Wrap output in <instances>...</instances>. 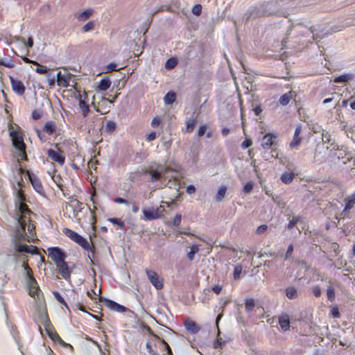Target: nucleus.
I'll use <instances>...</instances> for the list:
<instances>
[{"mask_svg":"<svg viewBox=\"0 0 355 355\" xmlns=\"http://www.w3.org/2000/svg\"><path fill=\"white\" fill-rule=\"evenodd\" d=\"M13 218L17 221V225L15 227L10 237H11V242L15 250L18 246H22L24 244L22 243L23 242H34L37 239V236L31 217L13 216Z\"/></svg>","mask_w":355,"mask_h":355,"instance_id":"f257e3e1","label":"nucleus"},{"mask_svg":"<svg viewBox=\"0 0 355 355\" xmlns=\"http://www.w3.org/2000/svg\"><path fill=\"white\" fill-rule=\"evenodd\" d=\"M349 24L339 25L338 26H332L331 28V32L326 30L321 25H317L314 26H303L302 24H297L295 26L289 27L286 32V37L282 40V44L285 45L287 42L288 36L291 35V31L294 30L296 33H299L302 37L311 36L312 40H317L322 39L324 37L329 35L331 33L337 32L341 31L345 27L349 26Z\"/></svg>","mask_w":355,"mask_h":355,"instance_id":"f03ea898","label":"nucleus"},{"mask_svg":"<svg viewBox=\"0 0 355 355\" xmlns=\"http://www.w3.org/2000/svg\"><path fill=\"white\" fill-rule=\"evenodd\" d=\"M272 15L286 17L288 12L280 10L279 4L277 1H270L250 6L245 13L244 17H245L246 20H249L266 17Z\"/></svg>","mask_w":355,"mask_h":355,"instance_id":"7ed1b4c3","label":"nucleus"},{"mask_svg":"<svg viewBox=\"0 0 355 355\" xmlns=\"http://www.w3.org/2000/svg\"><path fill=\"white\" fill-rule=\"evenodd\" d=\"M19 189H17L16 193L17 200L15 202V210L13 216H19V218L21 217H31L33 215V212L30 209L28 205L24 203L26 201V197H25L22 187H24L23 180L19 181L17 183Z\"/></svg>","mask_w":355,"mask_h":355,"instance_id":"20e7f679","label":"nucleus"},{"mask_svg":"<svg viewBox=\"0 0 355 355\" xmlns=\"http://www.w3.org/2000/svg\"><path fill=\"white\" fill-rule=\"evenodd\" d=\"M63 233L80 247H82L83 249L90 252L87 256L88 258H89L91 263H93V259L95 258L96 254V248L93 243H89L86 239H85L78 232L68 228H64Z\"/></svg>","mask_w":355,"mask_h":355,"instance_id":"39448f33","label":"nucleus"},{"mask_svg":"<svg viewBox=\"0 0 355 355\" xmlns=\"http://www.w3.org/2000/svg\"><path fill=\"white\" fill-rule=\"evenodd\" d=\"M62 92H67L77 99L78 102H79L82 115L83 117H86L89 112L88 98L86 90H62Z\"/></svg>","mask_w":355,"mask_h":355,"instance_id":"423d86ee","label":"nucleus"},{"mask_svg":"<svg viewBox=\"0 0 355 355\" xmlns=\"http://www.w3.org/2000/svg\"><path fill=\"white\" fill-rule=\"evenodd\" d=\"M48 256L54 263L63 261L67 258L66 252L59 247H49L47 248Z\"/></svg>","mask_w":355,"mask_h":355,"instance_id":"0eeeda50","label":"nucleus"},{"mask_svg":"<svg viewBox=\"0 0 355 355\" xmlns=\"http://www.w3.org/2000/svg\"><path fill=\"white\" fill-rule=\"evenodd\" d=\"M9 136L12 139V145L17 150L26 149V145L24 142L23 134L17 130H10Z\"/></svg>","mask_w":355,"mask_h":355,"instance_id":"6e6552de","label":"nucleus"},{"mask_svg":"<svg viewBox=\"0 0 355 355\" xmlns=\"http://www.w3.org/2000/svg\"><path fill=\"white\" fill-rule=\"evenodd\" d=\"M145 272L147 278L150 281V284L154 286L155 289H163L164 288V279L159 276L156 272L151 270L148 268H146Z\"/></svg>","mask_w":355,"mask_h":355,"instance_id":"1a4fd4ad","label":"nucleus"},{"mask_svg":"<svg viewBox=\"0 0 355 355\" xmlns=\"http://www.w3.org/2000/svg\"><path fill=\"white\" fill-rule=\"evenodd\" d=\"M42 324L44 327V330H46V331L48 336L51 338V340L58 342L62 341L60 336L58 335L56 330L54 329L47 315L44 316V319Z\"/></svg>","mask_w":355,"mask_h":355,"instance_id":"9d476101","label":"nucleus"},{"mask_svg":"<svg viewBox=\"0 0 355 355\" xmlns=\"http://www.w3.org/2000/svg\"><path fill=\"white\" fill-rule=\"evenodd\" d=\"M58 85L60 87H67L71 86L70 83H74V78L73 76L67 70L64 71H59L56 74Z\"/></svg>","mask_w":355,"mask_h":355,"instance_id":"9b49d317","label":"nucleus"},{"mask_svg":"<svg viewBox=\"0 0 355 355\" xmlns=\"http://www.w3.org/2000/svg\"><path fill=\"white\" fill-rule=\"evenodd\" d=\"M164 211V207L163 205H160L159 207L156 209L151 208L150 209L143 210L145 218L149 220L161 218L163 216Z\"/></svg>","mask_w":355,"mask_h":355,"instance_id":"f8f14e48","label":"nucleus"},{"mask_svg":"<svg viewBox=\"0 0 355 355\" xmlns=\"http://www.w3.org/2000/svg\"><path fill=\"white\" fill-rule=\"evenodd\" d=\"M26 174L28 176V180L31 181L35 191L39 194L44 195V190L43 189L41 180H39L38 177L29 171H26Z\"/></svg>","mask_w":355,"mask_h":355,"instance_id":"ddd939ff","label":"nucleus"},{"mask_svg":"<svg viewBox=\"0 0 355 355\" xmlns=\"http://www.w3.org/2000/svg\"><path fill=\"white\" fill-rule=\"evenodd\" d=\"M277 142V137L273 133H266L263 135L261 140V146L264 150H268L276 145Z\"/></svg>","mask_w":355,"mask_h":355,"instance_id":"4468645a","label":"nucleus"},{"mask_svg":"<svg viewBox=\"0 0 355 355\" xmlns=\"http://www.w3.org/2000/svg\"><path fill=\"white\" fill-rule=\"evenodd\" d=\"M46 154L49 158L51 159L53 162L58 163L61 166L64 164V156L62 150L58 148V151H56L52 149H49L47 150Z\"/></svg>","mask_w":355,"mask_h":355,"instance_id":"2eb2a0df","label":"nucleus"},{"mask_svg":"<svg viewBox=\"0 0 355 355\" xmlns=\"http://www.w3.org/2000/svg\"><path fill=\"white\" fill-rule=\"evenodd\" d=\"M54 264L56 265L58 273L61 275L64 279L68 280L70 279L71 271L66 261Z\"/></svg>","mask_w":355,"mask_h":355,"instance_id":"dca6fc26","label":"nucleus"},{"mask_svg":"<svg viewBox=\"0 0 355 355\" xmlns=\"http://www.w3.org/2000/svg\"><path fill=\"white\" fill-rule=\"evenodd\" d=\"M334 83H347L349 87L355 86V73H343L334 80Z\"/></svg>","mask_w":355,"mask_h":355,"instance_id":"f3484780","label":"nucleus"},{"mask_svg":"<svg viewBox=\"0 0 355 355\" xmlns=\"http://www.w3.org/2000/svg\"><path fill=\"white\" fill-rule=\"evenodd\" d=\"M28 295H31V297L35 300H40V296L41 295V290L39 288L37 281L33 282H28Z\"/></svg>","mask_w":355,"mask_h":355,"instance_id":"a211bd4d","label":"nucleus"},{"mask_svg":"<svg viewBox=\"0 0 355 355\" xmlns=\"http://www.w3.org/2000/svg\"><path fill=\"white\" fill-rule=\"evenodd\" d=\"M302 132V126L301 125H297L295 133H293V139L290 143L291 148H297L298 146L300 145L302 141V137L300 136V135Z\"/></svg>","mask_w":355,"mask_h":355,"instance_id":"6ab92c4d","label":"nucleus"},{"mask_svg":"<svg viewBox=\"0 0 355 355\" xmlns=\"http://www.w3.org/2000/svg\"><path fill=\"white\" fill-rule=\"evenodd\" d=\"M184 327L189 332L196 334L200 331V327L193 320L188 318L184 322Z\"/></svg>","mask_w":355,"mask_h":355,"instance_id":"aec40b11","label":"nucleus"},{"mask_svg":"<svg viewBox=\"0 0 355 355\" xmlns=\"http://www.w3.org/2000/svg\"><path fill=\"white\" fill-rule=\"evenodd\" d=\"M15 250L17 252H26L31 254H37L38 250L37 247L33 245H28L27 244H24L22 246H18Z\"/></svg>","mask_w":355,"mask_h":355,"instance_id":"412c9836","label":"nucleus"},{"mask_svg":"<svg viewBox=\"0 0 355 355\" xmlns=\"http://www.w3.org/2000/svg\"><path fill=\"white\" fill-rule=\"evenodd\" d=\"M106 306L110 308L112 311H115L117 312H124L125 311V307L123 305H120L116 303L115 301H112L110 300H105Z\"/></svg>","mask_w":355,"mask_h":355,"instance_id":"4be33fe9","label":"nucleus"},{"mask_svg":"<svg viewBox=\"0 0 355 355\" xmlns=\"http://www.w3.org/2000/svg\"><path fill=\"white\" fill-rule=\"evenodd\" d=\"M278 323L280 324L282 331H286L289 329V324H291L288 314L281 315L278 318Z\"/></svg>","mask_w":355,"mask_h":355,"instance_id":"5701e85b","label":"nucleus"},{"mask_svg":"<svg viewBox=\"0 0 355 355\" xmlns=\"http://www.w3.org/2000/svg\"><path fill=\"white\" fill-rule=\"evenodd\" d=\"M345 208L343 209L342 213L349 211L351 210L355 205V193L347 197L345 199Z\"/></svg>","mask_w":355,"mask_h":355,"instance_id":"b1692460","label":"nucleus"},{"mask_svg":"<svg viewBox=\"0 0 355 355\" xmlns=\"http://www.w3.org/2000/svg\"><path fill=\"white\" fill-rule=\"evenodd\" d=\"M56 124L52 121H47L46 124L44 125L42 128V131L48 134L49 135H53L54 132H56Z\"/></svg>","mask_w":355,"mask_h":355,"instance_id":"393cba45","label":"nucleus"},{"mask_svg":"<svg viewBox=\"0 0 355 355\" xmlns=\"http://www.w3.org/2000/svg\"><path fill=\"white\" fill-rule=\"evenodd\" d=\"M93 12V9L89 8L76 14L75 17L78 21H84L87 20L92 15Z\"/></svg>","mask_w":355,"mask_h":355,"instance_id":"a878e982","label":"nucleus"},{"mask_svg":"<svg viewBox=\"0 0 355 355\" xmlns=\"http://www.w3.org/2000/svg\"><path fill=\"white\" fill-rule=\"evenodd\" d=\"M295 174L293 172H284L281 175V181L285 184H289L292 182Z\"/></svg>","mask_w":355,"mask_h":355,"instance_id":"bb28decb","label":"nucleus"},{"mask_svg":"<svg viewBox=\"0 0 355 355\" xmlns=\"http://www.w3.org/2000/svg\"><path fill=\"white\" fill-rule=\"evenodd\" d=\"M144 173L145 174H149L150 176V181L153 182L159 181L160 180V178H161L160 172H159L157 171H155V170H153V169H151V168L146 169L144 171Z\"/></svg>","mask_w":355,"mask_h":355,"instance_id":"cd10ccee","label":"nucleus"},{"mask_svg":"<svg viewBox=\"0 0 355 355\" xmlns=\"http://www.w3.org/2000/svg\"><path fill=\"white\" fill-rule=\"evenodd\" d=\"M293 96V91H288V92L281 96L280 98H279V103L282 105H287Z\"/></svg>","mask_w":355,"mask_h":355,"instance_id":"c85d7f7f","label":"nucleus"},{"mask_svg":"<svg viewBox=\"0 0 355 355\" xmlns=\"http://www.w3.org/2000/svg\"><path fill=\"white\" fill-rule=\"evenodd\" d=\"M22 266L24 269V271H26L28 282L35 283V281H37V280H35L33 277L32 268H31L29 267V266L28 265L27 263H23Z\"/></svg>","mask_w":355,"mask_h":355,"instance_id":"c756f323","label":"nucleus"},{"mask_svg":"<svg viewBox=\"0 0 355 355\" xmlns=\"http://www.w3.org/2000/svg\"><path fill=\"white\" fill-rule=\"evenodd\" d=\"M286 297L291 300L297 297V289L293 286H288L286 288Z\"/></svg>","mask_w":355,"mask_h":355,"instance_id":"7c9ffc66","label":"nucleus"},{"mask_svg":"<svg viewBox=\"0 0 355 355\" xmlns=\"http://www.w3.org/2000/svg\"><path fill=\"white\" fill-rule=\"evenodd\" d=\"M110 85V80L107 77H104L101 79L96 89H109Z\"/></svg>","mask_w":355,"mask_h":355,"instance_id":"2f4dec72","label":"nucleus"},{"mask_svg":"<svg viewBox=\"0 0 355 355\" xmlns=\"http://www.w3.org/2000/svg\"><path fill=\"white\" fill-rule=\"evenodd\" d=\"M101 289H99V294H96L94 289H91L87 292V297L92 300H96L98 299V301L102 302L103 297L101 296Z\"/></svg>","mask_w":355,"mask_h":355,"instance_id":"473e14b6","label":"nucleus"},{"mask_svg":"<svg viewBox=\"0 0 355 355\" xmlns=\"http://www.w3.org/2000/svg\"><path fill=\"white\" fill-rule=\"evenodd\" d=\"M10 79L12 85V89H25V87L21 80L17 78H15L12 76H10Z\"/></svg>","mask_w":355,"mask_h":355,"instance_id":"72a5a7b5","label":"nucleus"},{"mask_svg":"<svg viewBox=\"0 0 355 355\" xmlns=\"http://www.w3.org/2000/svg\"><path fill=\"white\" fill-rule=\"evenodd\" d=\"M175 98H176V96H175V92H169L166 93V94L164 96V98L165 104H166V105L173 104L174 103V101H175Z\"/></svg>","mask_w":355,"mask_h":355,"instance_id":"f704fd0d","label":"nucleus"},{"mask_svg":"<svg viewBox=\"0 0 355 355\" xmlns=\"http://www.w3.org/2000/svg\"><path fill=\"white\" fill-rule=\"evenodd\" d=\"M226 192H227V188L224 186L220 187L218 191L216 197H215V200H216V201H218V202L222 201L223 198L225 197V194Z\"/></svg>","mask_w":355,"mask_h":355,"instance_id":"c9c22d12","label":"nucleus"},{"mask_svg":"<svg viewBox=\"0 0 355 355\" xmlns=\"http://www.w3.org/2000/svg\"><path fill=\"white\" fill-rule=\"evenodd\" d=\"M198 252H199V247L198 245H193L192 246H191L190 250L187 254L189 260H190V261L193 260L195 254L198 253Z\"/></svg>","mask_w":355,"mask_h":355,"instance_id":"e433bc0d","label":"nucleus"},{"mask_svg":"<svg viewBox=\"0 0 355 355\" xmlns=\"http://www.w3.org/2000/svg\"><path fill=\"white\" fill-rule=\"evenodd\" d=\"M116 123L113 121H107L105 125V131L107 133L114 132L116 130Z\"/></svg>","mask_w":355,"mask_h":355,"instance_id":"4c0bfd02","label":"nucleus"},{"mask_svg":"<svg viewBox=\"0 0 355 355\" xmlns=\"http://www.w3.org/2000/svg\"><path fill=\"white\" fill-rule=\"evenodd\" d=\"M301 218H302V217L300 216H293L290 222H288V223L287 225V229L290 230H292L294 227H295L297 223H298L299 221L301 220Z\"/></svg>","mask_w":355,"mask_h":355,"instance_id":"58836bf2","label":"nucleus"},{"mask_svg":"<svg viewBox=\"0 0 355 355\" xmlns=\"http://www.w3.org/2000/svg\"><path fill=\"white\" fill-rule=\"evenodd\" d=\"M219 335H220V331H218V333L217 340H215L214 343V348H215V349H222L223 347L227 343L226 341H225L222 338H219Z\"/></svg>","mask_w":355,"mask_h":355,"instance_id":"ea45409f","label":"nucleus"},{"mask_svg":"<svg viewBox=\"0 0 355 355\" xmlns=\"http://www.w3.org/2000/svg\"><path fill=\"white\" fill-rule=\"evenodd\" d=\"M177 60L174 58H171L166 60L165 64V68L167 69H172L177 65Z\"/></svg>","mask_w":355,"mask_h":355,"instance_id":"a19ab883","label":"nucleus"},{"mask_svg":"<svg viewBox=\"0 0 355 355\" xmlns=\"http://www.w3.org/2000/svg\"><path fill=\"white\" fill-rule=\"evenodd\" d=\"M0 65L3 66L7 68H13L15 67V62L8 58L2 59L0 60Z\"/></svg>","mask_w":355,"mask_h":355,"instance_id":"79ce46f5","label":"nucleus"},{"mask_svg":"<svg viewBox=\"0 0 355 355\" xmlns=\"http://www.w3.org/2000/svg\"><path fill=\"white\" fill-rule=\"evenodd\" d=\"M196 121L193 119H191L186 122V132L190 133L193 131L195 127Z\"/></svg>","mask_w":355,"mask_h":355,"instance_id":"37998d69","label":"nucleus"},{"mask_svg":"<svg viewBox=\"0 0 355 355\" xmlns=\"http://www.w3.org/2000/svg\"><path fill=\"white\" fill-rule=\"evenodd\" d=\"M243 268L241 265H236L234 268L233 277L234 280H239L242 272Z\"/></svg>","mask_w":355,"mask_h":355,"instance_id":"c03bdc74","label":"nucleus"},{"mask_svg":"<svg viewBox=\"0 0 355 355\" xmlns=\"http://www.w3.org/2000/svg\"><path fill=\"white\" fill-rule=\"evenodd\" d=\"M35 64L37 65V68L35 69V71L40 74H48V69L46 67L39 64L36 62H35Z\"/></svg>","mask_w":355,"mask_h":355,"instance_id":"a18cd8bd","label":"nucleus"},{"mask_svg":"<svg viewBox=\"0 0 355 355\" xmlns=\"http://www.w3.org/2000/svg\"><path fill=\"white\" fill-rule=\"evenodd\" d=\"M254 307V301L252 298H248L245 301V309L250 312L253 310Z\"/></svg>","mask_w":355,"mask_h":355,"instance_id":"49530a36","label":"nucleus"},{"mask_svg":"<svg viewBox=\"0 0 355 355\" xmlns=\"http://www.w3.org/2000/svg\"><path fill=\"white\" fill-rule=\"evenodd\" d=\"M327 297L330 302H333L335 300V289L332 287H329L327 289Z\"/></svg>","mask_w":355,"mask_h":355,"instance_id":"de8ad7c7","label":"nucleus"},{"mask_svg":"<svg viewBox=\"0 0 355 355\" xmlns=\"http://www.w3.org/2000/svg\"><path fill=\"white\" fill-rule=\"evenodd\" d=\"M107 220L112 223L119 225V227H121V228L124 227V222L122 221L119 218H107Z\"/></svg>","mask_w":355,"mask_h":355,"instance_id":"09e8293b","label":"nucleus"},{"mask_svg":"<svg viewBox=\"0 0 355 355\" xmlns=\"http://www.w3.org/2000/svg\"><path fill=\"white\" fill-rule=\"evenodd\" d=\"M159 340H160L161 345H163L164 349L166 351V355H173V352L171 351L169 345L163 339L159 338Z\"/></svg>","mask_w":355,"mask_h":355,"instance_id":"8fccbe9b","label":"nucleus"},{"mask_svg":"<svg viewBox=\"0 0 355 355\" xmlns=\"http://www.w3.org/2000/svg\"><path fill=\"white\" fill-rule=\"evenodd\" d=\"M94 26H95L94 22L92 21H90L84 25V26L83 27V31L85 33L89 32L94 29Z\"/></svg>","mask_w":355,"mask_h":355,"instance_id":"3c124183","label":"nucleus"},{"mask_svg":"<svg viewBox=\"0 0 355 355\" xmlns=\"http://www.w3.org/2000/svg\"><path fill=\"white\" fill-rule=\"evenodd\" d=\"M162 119L160 116H155L153 118V121L150 122L151 127L155 128L158 127L161 123Z\"/></svg>","mask_w":355,"mask_h":355,"instance_id":"603ef678","label":"nucleus"},{"mask_svg":"<svg viewBox=\"0 0 355 355\" xmlns=\"http://www.w3.org/2000/svg\"><path fill=\"white\" fill-rule=\"evenodd\" d=\"M253 189V184L252 182H248L245 185H244L243 191L245 193H250Z\"/></svg>","mask_w":355,"mask_h":355,"instance_id":"864d4df0","label":"nucleus"},{"mask_svg":"<svg viewBox=\"0 0 355 355\" xmlns=\"http://www.w3.org/2000/svg\"><path fill=\"white\" fill-rule=\"evenodd\" d=\"M312 293L314 297H320L321 295V288H320V286L316 285V286H313L312 288Z\"/></svg>","mask_w":355,"mask_h":355,"instance_id":"5fc2aeb1","label":"nucleus"},{"mask_svg":"<svg viewBox=\"0 0 355 355\" xmlns=\"http://www.w3.org/2000/svg\"><path fill=\"white\" fill-rule=\"evenodd\" d=\"M90 211H91V214H92V222H91L92 229V230L96 231V214L94 210L90 209Z\"/></svg>","mask_w":355,"mask_h":355,"instance_id":"6e6d98bb","label":"nucleus"},{"mask_svg":"<svg viewBox=\"0 0 355 355\" xmlns=\"http://www.w3.org/2000/svg\"><path fill=\"white\" fill-rule=\"evenodd\" d=\"M18 159L23 160V161H27L28 157L26 154V151L25 150H18Z\"/></svg>","mask_w":355,"mask_h":355,"instance_id":"4d7b16f0","label":"nucleus"},{"mask_svg":"<svg viewBox=\"0 0 355 355\" xmlns=\"http://www.w3.org/2000/svg\"><path fill=\"white\" fill-rule=\"evenodd\" d=\"M192 12L195 15H200L202 12V6L200 4H196L193 6L192 9Z\"/></svg>","mask_w":355,"mask_h":355,"instance_id":"13d9d810","label":"nucleus"},{"mask_svg":"<svg viewBox=\"0 0 355 355\" xmlns=\"http://www.w3.org/2000/svg\"><path fill=\"white\" fill-rule=\"evenodd\" d=\"M181 222V215L180 214H176L175 217L173 218V224L175 227H178Z\"/></svg>","mask_w":355,"mask_h":355,"instance_id":"bf43d9fd","label":"nucleus"},{"mask_svg":"<svg viewBox=\"0 0 355 355\" xmlns=\"http://www.w3.org/2000/svg\"><path fill=\"white\" fill-rule=\"evenodd\" d=\"M252 140L248 138H246L242 142L241 146L243 149H245V148H248L249 146H252Z\"/></svg>","mask_w":355,"mask_h":355,"instance_id":"052dcab7","label":"nucleus"},{"mask_svg":"<svg viewBox=\"0 0 355 355\" xmlns=\"http://www.w3.org/2000/svg\"><path fill=\"white\" fill-rule=\"evenodd\" d=\"M207 130V126L206 125H200L198 129V136L199 137H202Z\"/></svg>","mask_w":355,"mask_h":355,"instance_id":"680f3d73","label":"nucleus"},{"mask_svg":"<svg viewBox=\"0 0 355 355\" xmlns=\"http://www.w3.org/2000/svg\"><path fill=\"white\" fill-rule=\"evenodd\" d=\"M331 314L333 316V318H338L340 317V312L339 309L337 308V306H334L331 310Z\"/></svg>","mask_w":355,"mask_h":355,"instance_id":"e2e57ef3","label":"nucleus"},{"mask_svg":"<svg viewBox=\"0 0 355 355\" xmlns=\"http://www.w3.org/2000/svg\"><path fill=\"white\" fill-rule=\"evenodd\" d=\"M268 226L266 225H262L257 227V234H262L266 231H267Z\"/></svg>","mask_w":355,"mask_h":355,"instance_id":"0e129e2a","label":"nucleus"},{"mask_svg":"<svg viewBox=\"0 0 355 355\" xmlns=\"http://www.w3.org/2000/svg\"><path fill=\"white\" fill-rule=\"evenodd\" d=\"M156 138V133L155 132H151L149 134H147L146 137V139L147 141L150 142L155 139Z\"/></svg>","mask_w":355,"mask_h":355,"instance_id":"69168bd1","label":"nucleus"},{"mask_svg":"<svg viewBox=\"0 0 355 355\" xmlns=\"http://www.w3.org/2000/svg\"><path fill=\"white\" fill-rule=\"evenodd\" d=\"M196 191L195 187L193 184H190L186 188V192L189 194H193Z\"/></svg>","mask_w":355,"mask_h":355,"instance_id":"338daca9","label":"nucleus"},{"mask_svg":"<svg viewBox=\"0 0 355 355\" xmlns=\"http://www.w3.org/2000/svg\"><path fill=\"white\" fill-rule=\"evenodd\" d=\"M222 289H223V287L218 284L215 285L212 287L213 292L216 294H219Z\"/></svg>","mask_w":355,"mask_h":355,"instance_id":"774afa93","label":"nucleus"}]
</instances>
